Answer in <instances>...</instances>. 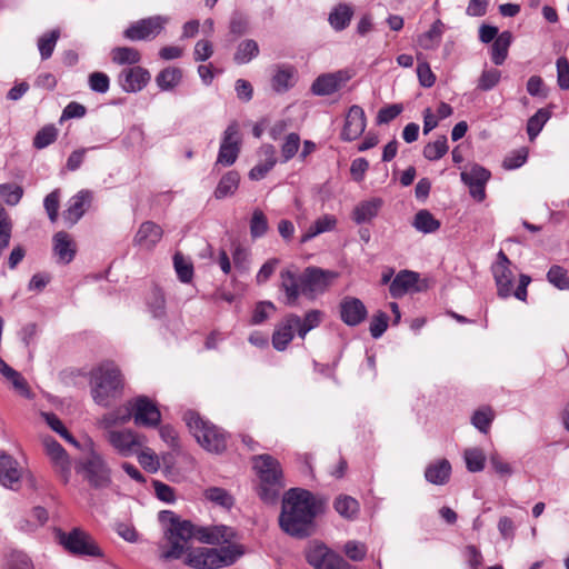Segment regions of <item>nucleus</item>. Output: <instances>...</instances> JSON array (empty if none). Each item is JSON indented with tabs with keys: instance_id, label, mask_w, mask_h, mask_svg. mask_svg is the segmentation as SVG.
<instances>
[{
	"instance_id": "nucleus-1",
	"label": "nucleus",
	"mask_w": 569,
	"mask_h": 569,
	"mask_svg": "<svg viewBox=\"0 0 569 569\" xmlns=\"http://www.w3.org/2000/svg\"><path fill=\"white\" fill-rule=\"evenodd\" d=\"M163 537L158 542V557L163 562L183 560L193 569H218L232 566L243 553L232 543L236 531L224 525L197 527L171 510L158 513Z\"/></svg>"
},
{
	"instance_id": "nucleus-2",
	"label": "nucleus",
	"mask_w": 569,
	"mask_h": 569,
	"mask_svg": "<svg viewBox=\"0 0 569 569\" xmlns=\"http://www.w3.org/2000/svg\"><path fill=\"white\" fill-rule=\"evenodd\" d=\"M325 503L309 490L289 489L282 498L279 526L295 538H306L315 531V519L322 512Z\"/></svg>"
},
{
	"instance_id": "nucleus-3",
	"label": "nucleus",
	"mask_w": 569,
	"mask_h": 569,
	"mask_svg": "<svg viewBox=\"0 0 569 569\" xmlns=\"http://www.w3.org/2000/svg\"><path fill=\"white\" fill-rule=\"evenodd\" d=\"M336 277L332 271L319 267H307L301 273L290 267L280 272V289L284 292V305L295 307L300 296L310 300L322 295Z\"/></svg>"
},
{
	"instance_id": "nucleus-4",
	"label": "nucleus",
	"mask_w": 569,
	"mask_h": 569,
	"mask_svg": "<svg viewBox=\"0 0 569 569\" xmlns=\"http://www.w3.org/2000/svg\"><path fill=\"white\" fill-rule=\"evenodd\" d=\"M90 383L92 398L101 407H110L122 395V375L112 362H106L92 369Z\"/></svg>"
},
{
	"instance_id": "nucleus-5",
	"label": "nucleus",
	"mask_w": 569,
	"mask_h": 569,
	"mask_svg": "<svg viewBox=\"0 0 569 569\" xmlns=\"http://www.w3.org/2000/svg\"><path fill=\"white\" fill-rule=\"evenodd\" d=\"M512 262L505 253L499 250L496 261L491 266V272L497 287V295L499 298L507 299L515 296L520 301L527 300V288L531 282V277L525 273L519 276V283L513 290L515 274L511 270Z\"/></svg>"
},
{
	"instance_id": "nucleus-6",
	"label": "nucleus",
	"mask_w": 569,
	"mask_h": 569,
	"mask_svg": "<svg viewBox=\"0 0 569 569\" xmlns=\"http://www.w3.org/2000/svg\"><path fill=\"white\" fill-rule=\"evenodd\" d=\"M183 420L202 448L214 453L226 450L227 436L217 426L203 420L199 413L192 410L184 412Z\"/></svg>"
},
{
	"instance_id": "nucleus-7",
	"label": "nucleus",
	"mask_w": 569,
	"mask_h": 569,
	"mask_svg": "<svg viewBox=\"0 0 569 569\" xmlns=\"http://www.w3.org/2000/svg\"><path fill=\"white\" fill-rule=\"evenodd\" d=\"M57 538L63 548L80 557H102V551L92 537L80 528H73L70 532L57 530Z\"/></svg>"
},
{
	"instance_id": "nucleus-8",
	"label": "nucleus",
	"mask_w": 569,
	"mask_h": 569,
	"mask_svg": "<svg viewBox=\"0 0 569 569\" xmlns=\"http://www.w3.org/2000/svg\"><path fill=\"white\" fill-rule=\"evenodd\" d=\"M106 439L121 457H131L143 448L147 438L131 429L108 430Z\"/></svg>"
},
{
	"instance_id": "nucleus-9",
	"label": "nucleus",
	"mask_w": 569,
	"mask_h": 569,
	"mask_svg": "<svg viewBox=\"0 0 569 569\" xmlns=\"http://www.w3.org/2000/svg\"><path fill=\"white\" fill-rule=\"evenodd\" d=\"M168 19L161 16H152L131 23L123 37L130 41H147L154 39L164 29Z\"/></svg>"
},
{
	"instance_id": "nucleus-10",
	"label": "nucleus",
	"mask_w": 569,
	"mask_h": 569,
	"mask_svg": "<svg viewBox=\"0 0 569 569\" xmlns=\"http://www.w3.org/2000/svg\"><path fill=\"white\" fill-rule=\"evenodd\" d=\"M83 470L89 483L97 489L107 488L111 483L110 469L104 459L92 451L87 458Z\"/></svg>"
},
{
	"instance_id": "nucleus-11",
	"label": "nucleus",
	"mask_w": 569,
	"mask_h": 569,
	"mask_svg": "<svg viewBox=\"0 0 569 569\" xmlns=\"http://www.w3.org/2000/svg\"><path fill=\"white\" fill-rule=\"evenodd\" d=\"M134 423L137 426L156 428L161 422V412L157 405L146 396L137 397L131 406Z\"/></svg>"
},
{
	"instance_id": "nucleus-12",
	"label": "nucleus",
	"mask_w": 569,
	"mask_h": 569,
	"mask_svg": "<svg viewBox=\"0 0 569 569\" xmlns=\"http://www.w3.org/2000/svg\"><path fill=\"white\" fill-rule=\"evenodd\" d=\"M350 79L351 73L348 70L322 73L312 82L310 90L315 96H330L340 90Z\"/></svg>"
},
{
	"instance_id": "nucleus-13",
	"label": "nucleus",
	"mask_w": 569,
	"mask_h": 569,
	"mask_svg": "<svg viewBox=\"0 0 569 569\" xmlns=\"http://www.w3.org/2000/svg\"><path fill=\"white\" fill-rule=\"evenodd\" d=\"M490 177V171L479 164L460 173L461 181L469 187L470 196L478 202L486 199V184Z\"/></svg>"
},
{
	"instance_id": "nucleus-14",
	"label": "nucleus",
	"mask_w": 569,
	"mask_h": 569,
	"mask_svg": "<svg viewBox=\"0 0 569 569\" xmlns=\"http://www.w3.org/2000/svg\"><path fill=\"white\" fill-rule=\"evenodd\" d=\"M253 469L256 470L260 482L278 483L283 481V473L280 462L268 453L254 456L252 458Z\"/></svg>"
},
{
	"instance_id": "nucleus-15",
	"label": "nucleus",
	"mask_w": 569,
	"mask_h": 569,
	"mask_svg": "<svg viewBox=\"0 0 569 569\" xmlns=\"http://www.w3.org/2000/svg\"><path fill=\"white\" fill-rule=\"evenodd\" d=\"M306 559L315 569H339L343 558L325 545H313L307 550Z\"/></svg>"
},
{
	"instance_id": "nucleus-16",
	"label": "nucleus",
	"mask_w": 569,
	"mask_h": 569,
	"mask_svg": "<svg viewBox=\"0 0 569 569\" xmlns=\"http://www.w3.org/2000/svg\"><path fill=\"white\" fill-rule=\"evenodd\" d=\"M92 201V192L83 189L72 196L67 203V208L62 212L64 222L72 227L86 213Z\"/></svg>"
},
{
	"instance_id": "nucleus-17",
	"label": "nucleus",
	"mask_w": 569,
	"mask_h": 569,
	"mask_svg": "<svg viewBox=\"0 0 569 569\" xmlns=\"http://www.w3.org/2000/svg\"><path fill=\"white\" fill-rule=\"evenodd\" d=\"M366 126L367 119L363 109L360 106L353 104L346 114L340 138L343 141H353L365 132Z\"/></svg>"
},
{
	"instance_id": "nucleus-18",
	"label": "nucleus",
	"mask_w": 569,
	"mask_h": 569,
	"mask_svg": "<svg viewBox=\"0 0 569 569\" xmlns=\"http://www.w3.org/2000/svg\"><path fill=\"white\" fill-rule=\"evenodd\" d=\"M150 78L147 69L134 66L123 69L118 76V82L126 92H139L149 83Z\"/></svg>"
},
{
	"instance_id": "nucleus-19",
	"label": "nucleus",
	"mask_w": 569,
	"mask_h": 569,
	"mask_svg": "<svg viewBox=\"0 0 569 569\" xmlns=\"http://www.w3.org/2000/svg\"><path fill=\"white\" fill-rule=\"evenodd\" d=\"M368 311L363 302L355 297H346L340 302V318L350 327L360 325L367 318Z\"/></svg>"
},
{
	"instance_id": "nucleus-20",
	"label": "nucleus",
	"mask_w": 569,
	"mask_h": 569,
	"mask_svg": "<svg viewBox=\"0 0 569 569\" xmlns=\"http://www.w3.org/2000/svg\"><path fill=\"white\" fill-rule=\"evenodd\" d=\"M299 322V316L296 313L288 315L284 320L277 327L272 335V346L278 351L287 349L288 345L295 337L297 331V323Z\"/></svg>"
},
{
	"instance_id": "nucleus-21",
	"label": "nucleus",
	"mask_w": 569,
	"mask_h": 569,
	"mask_svg": "<svg viewBox=\"0 0 569 569\" xmlns=\"http://www.w3.org/2000/svg\"><path fill=\"white\" fill-rule=\"evenodd\" d=\"M297 70L291 64H276L272 68L271 88L277 93L289 91L296 83Z\"/></svg>"
},
{
	"instance_id": "nucleus-22",
	"label": "nucleus",
	"mask_w": 569,
	"mask_h": 569,
	"mask_svg": "<svg viewBox=\"0 0 569 569\" xmlns=\"http://www.w3.org/2000/svg\"><path fill=\"white\" fill-rule=\"evenodd\" d=\"M163 231L161 227L152 221H146L140 224L136 236L134 244L142 249L151 250L162 238Z\"/></svg>"
},
{
	"instance_id": "nucleus-23",
	"label": "nucleus",
	"mask_w": 569,
	"mask_h": 569,
	"mask_svg": "<svg viewBox=\"0 0 569 569\" xmlns=\"http://www.w3.org/2000/svg\"><path fill=\"white\" fill-rule=\"evenodd\" d=\"M382 206L383 200L378 197L360 201L352 210V220L357 224L370 222L379 214V211L382 208Z\"/></svg>"
},
{
	"instance_id": "nucleus-24",
	"label": "nucleus",
	"mask_w": 569,
	"mask_h": 569,
	"mask_svg": "<svg viewBox=\"0 0 569 569\" xmlns=\"http://www.w3.org/2000/svg\"><path fill=\"white\" fill-rule=\"evenodd\" d=\"M21 471L18 469V462L11 456L0 455V483L7 488H14L20 481Z\"/></svg>"
},
{
	"instance_id": "nucleus-25",
	"label": "nucleus",
	"mask_w": 569,
	"mask_h": 569,
	"mask_svg": "<svg viewBox=\"0 0 569 569\" xmlns=\"http://www.w3.org/2000/svg\"><path fill=\"white\" fill-rule=\"evenodd\" d=\"M419 274L415 271L402 270L390 282L389 291L393 298H401L418 282Z\"/></svg>"
},
{
	"instance_id": "nucleus-26",
	"label": "nucleus",
	"mask_w": 569,
	"mask_h": 569,
	"mask_svg": "<svg viewBox=\"0 0 569 569\" xmlns=\"http://www.w3.org/2000/svg\"><path fill=\"white\" fill-rule=\"evenodd\" d=\"M53 251L63 263H69L73 260L76 243L69 233L59 231L53 236Z\"/></svg>"
},
{
	"instance_id": "nucleus-27",
	"label": "nucleus",
	"mask_w": 569,
	"mask_h": 569,
	"mask_svg": "<svg viewBox=\"0 0 569 569\" xmlns=\"http://www.w3.org/2000/svg\"><path fill=\"white\" fill-rule=\"evenodd\" d=\"M451 475V465L447 459H441L427 466L425 478L428 482L437 486L446 485Z\"/></svg>"
},
{
	"instance_id": "nucleus-28",
	"label": "nucleus",
	"mask_w": 569,
	"mask_h": 569,
	"mask_svg": "<svg viewBox=\"0 0 569 569\" xmlns=\"http://www.w3.org/2000/svg\"><path fill=\"white\" fill-rule=\"evenodd\" d=\"M353 13V8L350 4L339 3L329 13V24L335 31H342L349 27Z\"/></svg>"
},
{
	"instance_id": "nucleus-29",
	"label": "nucleus",
	"mask_w": 569,
	"mask_h": 569,
	"mask_svg": "<svg viewBox=\"0 0 569 569\" xmlns=\"http://www.w3.org/2000/svg\"><path fill=\"white\" fill-rule=\"evenodd\" d=\"M240 183V174L236 170H230L226 172L219 180L214 191L213 197L217 200L224 199L227 197L233 196Z\"/></svg>"
},
{
	"instance_id": "nucleus-30",
	"label": "nucleus",
	"mask_w": 569,
	"mask_h": 569,
	"mask_svg": "<svg viewBox=\"0 0 569 569\" xmlns=\"http://www.w3.org/2000/svg\"><path fill=\"white\" fill-rule=\"evenodd\" d=\"M0 373L11 382L14 390L24 398L31 397V391L29 389L27 380L22 377L20 372L11 368L1 357H0Z\"/></svg>"
},
{
	"instance_id": "nucleus-31",
	"label": "nucleus",
	"mask_w": 569,
	"mask_h": 569,
	"mask_svg": "<svg viewBox=\"0 0 569 569\" xmlns=\"http://www.w3.org/2000/svg\"><path fill=\"white\" fill-rule=\"evenodd\" d=\"M412 227L417 231L427 234L438 231L441 223L429 210L421 209L415 214Z\"/></svg>"
},
{
	"instance_id": "nucleus-32",
	"label": "nucleus",
	"mask_w": 569,
	"mask_h": 569,
	"mask_svg": "<svg viewBox=\"0 0 569 569\" xmlns=\"http://www.w3.org/2000/svg\"><path fill=\"white\" fill-rule=\"evenodd\" d=\"M512 41L510 31L499 33L491 46V61L496 66H501L508 56V50Z\"/></svg>"
},
{
	"instance_id": "nucleus-33",
	"label": "nucleus",
	"mask_w": 569,
	"mask_h": 569,
	"mask_svg": "<svg viewBox=\"0 0 569 569\" xmlns=\"http://www.w3.org/2000/svg\"><path fill=\"white\" fill-rule=\"evenodd\" d=\"M182 80V70L177 67H167L156 77V83L161 91L174 89Z\"/></svg>"
},
{
	"instance_id": "nucleus-34",
	"label": "nucleus",
	"mask_w": 569,
	"mask_h": 569,
	"mask_svg": "<svg viewBox=\"0 0 569 569\" xmlns=\"http://www.w3.org/2000/svg\"><path fill=\"white\" fill-rule=\"evenodd\" d=\"M259 44L253 39H246L239 42L233 54L234 63L241 66L247 64L259 56Z\"/></svg>"
},
{
	"instance_id": "nucleus-35",
	"label": "nucleus",
	"mask_w": 569,
	"mask_h": 569,
	"mask_svg": "<svg viewBox=\"0 0 569 569\" xmlns=\"http://www.w3.org/2000/svg\"><path fill=\"white\" fill-rule=\"evenodd\" d=\"M133 417L130 406L119 408L102 416L99 423L106 430H114L113 427L127 423Z\"/></svg>"
},
{
	"instance_id": "nucleus-36",
	"label": "nucleus",
	"mask_w": 569,
	"mask_h": 569,
	"mask_svg": "<svg viewBox=\"0 0 569 569\" xmlns=\"http://www.w3.org/2000/svg\"><path fill=\"white\" fill-rule=\"evenodd\" d=\"M110 56L112 62L119 66L137 64L141 60V53L132 47H116L111 50Z\"/></svg>"
},
{
	"instance_id": "nucleus-37",
	"label": "nucleus",
	"mask_w": 569,
	"mask_h": 569,
	"mask_svg": "<svg viewBox=\"0 0 569 569\" xmlns=\"http://www.w3.org/2000/svg\"><path fill=\"white\" fill-rule=\"evenodd\" d=\"M443 27L441 20H436L427 32L419 36V46L426 50L435 49L441 41Z\"/></svg>"
},
{
	"instance_id": "nucleus-38",
	"label": "nucleus",
	"mask_w": 569,
	"mask_h": 569,
	"mask_svg": "<svg viewBox=\"0 0 569 569\" xmlns=\"http://www.w3.org/2000/svg\"><path fill=\"white\" fill-rule=\"evenodd\" d=\"M335 510L346 519H353L359 512V502L351 496L341 495L333 502Z\"/></svg>"
},
{
	"instance_id": "nucleus-39",
	"label": "nucleus",
	"mask_w": 569,
	"mask_h": 569,
	"mask_svg": "<svg viewBox=\"0 0 569 569\" xmlns=\"http://www.w3.org/2000/svg\"><path fill=\"white\" fill-rule=\"evenodd\" d=\"M323 313L320 310H310L308 311L303 318L299 317V322L297 323V333L301 339H305L306 335L317 328L322 321Z\"/></svg>"
},
{
	"instance_id": "nucleus-40",
	"label": "nucleus",
	"mask_w": 569,
	"mask_h": 569,
	"mask_svg": "<svg viewBox=\"0 0 569 569\" xmlns=\"http://www.w3.org/2000/svg\"><path fill=\"white\" fill-rule=\"evenodd\" d=\"M59 38L60 31L54 29L38 39V49L42 60H47L52 56Z\"/></svg>"
},
{
	"instance_id": "nucleus-41",
	"label": "nucleus",
	"mask_w": 569,
	"mask_h": 569,
	"mask_svg": "<svg viewBox=\"0 0 569 569\" xmlns=\"http://www.w3.org/2000/svg\"><path fill=\"white\" fill-rule=\"evenodd\" d=\"M269 230L267 216L261 209H254L250 219V236L252 239L262 238Z\"/></svg>"
},
{
	"instance_id": "nucleus-42",
	"label": "nucleus",
	"mask_w": 569,
	"mask_h": 569,
	"mask_svg": "<svg viewBox=\"0 0 569 569\" xmlns=\"http://www.w3.org/2000/svg\"><path fill=\"white\" fill-rule=\"evenodd\" d=\"M466 467L470 472H479L483 470L486 456L480 448H468L463 452Z\"/></svg>"
},
{
	"instance_id": "nucleus-43",
	"label": "nucleus",
	"mask_w": 569,
	"mask_h": 569,
	"mask_svg": "<svg viewBox=\"0 0 569 569\" xmlns=\"http://www.w3.org/2000/svg\"><path fill=\"white\" fill-rule=\"evenodd\" d=\"M147 305L153 318H163L166 316V299L161 289L152 288Z\"/></svg>"
},
{
	"instance_id": "nucleus-44",
	"label": "nucleus",
	"mask_w": 569,
	"mask_h": 569,
	"mask_svg": "<svg viewBox=\"0 0 569 569\" xmlns=\"http://www.w3.org/2000/svg\"><path fill=\"white\" fill-rule=\"evenodd\" d=\"M173 267L178 279L183 283H190L193 278V264L188 261L180 252L173 256Z\"/></svg>"
},
{
	"instance_id": "nucleus-45",
	"label": "nucleus",
	"mask_w": 569,
	"mask_h": 569,
	"mask_svg": "<svg viewBox=\"0 0 569 569\" xmlns=\"http://www.w3.org/2000/svg\"><path fill=\"white\" fill-rule=\"evenodd\" d=\"M204 497L209 501H211L220 507L227 508V509H230L234 503V499L229 493V491H227L226 489L220 488V487L208 488L204 491Z\"/></svg>"
},
{
	"instance_id": "nucleus-46",
	"label": "nucleus",
	"mask_w": 569,
	"mask_h": 569,
	"mask_svg": "<svg viewBox=\"0 0 569 569\" xmlns=\"http://www.w3.org/2000/svg\"><path fill=\"white\" fill-rule=\"evenodd\" d=\"M550 112L546 109H539L533 116L527 121V133L532 141L542 130L545 123L548 121Z\"/></svg>"
},
{
	"instance_id": "nucleus-47",
	"label": "nucleus",
	"mask_w": 569,
	"mask_h": 569,
	"mask_svg": "<svg viewBox=\"0 0 569 569\" xmlns=\"http://www.w3.org/2000/svg\"><path fill=\"white\" fill-rule=\"evenodd\" d=\"M58 129L54 124H47L41 128L33 138V147L36 149H44L57 140Z\"/></svg>"
},
{
	"instance_id": "nucleus-48",
	"label": "nucleus",
	"mask_w": 569,
	"mask_h": 569,
	"mask_svg": "<svg viewBox=\"0 0 569 569\" xmlns=\"http://www.w3.org/2000/svg\"><path fill=\"white\" fill-rule=\"evenodd\" d=\"M249 32V19L248 17L240 12H232L229 20V33L234 38H240Z\"/></svg>"
},
{
	"instance_id": "nucleus-49",
	"label": "nucleus",
	"mask_w": 569,
	"mask_h": 569,
	"mask_svg": "<svg viewBox=\"0 0 569 569\" xmlns=\"http://www.w3.org/2000/svg\"><path fill=\"white\" fill-rule=\"evenodd\" d=\"M448 152L447 137L441 136L436 141L429 142L423 148V156L428 160L436 161Z\"/></svg>"
},
{
	"instance_id": "nucleus-50",
	"label": "nucleus",
	"mask_w": 569,
	"mask_h": 569,
	"mask_svg": "<svg viewBox=\"0 0 569 569\" xmlns=\"http://www.w3.org/2000/svg\"><path fill=\"white\" fill-rule=\"evenodd\" d=\"M42 417L44 418L48 426L58 435H60L66 441L72 443L73 446H78L74 437L68 431L59 417L52 412H43Z\"/></svg>"
},
{
	"instance_id": "nucleus-51",
	"label": "nucleus",
	"mask_w": 569,
	"mask_h": 569,
	"mask_svg": "<svg viewBox=\"0 0 569 569\" xmlns=\"http://www.w3.org/2000/svg\"><path fill=\"white\" fill-rule=\"evenodd\" d=\"M12 234V222L6 209L0 204V256L8 248Z\"/></svg>"
},
{
	"instance_id": "nucleus-52",
	"label": "nucleus",
	"mask_w": 569,
	"mask_h": 569,
	"mask_svg": "<svg viewBox=\"0 0 569 569\" xmlns=\"http://www.w3.org/2000/svg\"><path fill=\"white\" fill-rule=\"evenodd\" d=\"M284 487L283 481H278V483H262L260 482L259 489H258V496L260 499L266 502L273 505L277 502L280 496L281 489Z\"/></svg>"
},
{
	"instance_id": "nucleus-53",
	"label": "nucleus",
	"mask_w": 569,
	"mask_h": 569,
	"mask_svg": "<svg viewBox=\"0 0 569 569\" xmlns=\"http://www.w3.org/2000/svg\"><path fill=\"white\" fill-rule=\"evenodd\" d=\"M495 418L493 411L489 408H481L471 417V422L480 432L487 433Z\"/></svg>"
},
{
	"instance_id": "nucleus-54",
	"label": "nucleus",
	"mask_w": 569,
	"mask_h": 569,
	"mask_svg": "<svg viewBox=\"0 0 569 569\" xmlns=\"http://www.w3.org/2000/svg\"><path fill=\"white\" fill-rule=\"evenodd\" d=\"M23 196L22 187L14 183L0 184V198L9 206L19 203Z\"/></svg>"
},
{
	"instance_id": "nucleus-55",
	"label": "nucleus",
	"mask_w": 569,
	"mask_h": 569,
	"mask_svg": "<svg viewBox=\"0 0 569 569\" xmlns=\"http://www.w3.org/2000/svg\"><path fill=\"white\" fill-rule=\"evenodd\" d=\"M137 458L140 466L148 472L154 473L158 471L160 463L157 455L150 449H140L138 451Z\"/></svg>"
},
{
	"instance_id": "nucleus-56",
	"label": "nucleus",
	"mask_w": 569,
	"mask_h": 569,
	"mask_svg": "<svg viewBox=\"0 0 569 569\" xmlns=\"http://www.w3.org/2000/svg\"><path fill=\"white\" fill-rule=\"evenodd\" d=\"M547 279L550 283L560 290L569 289V277L565 268L555 264L547 272Z\"/></svg>"
},
{
	"instance_id": "nucleus-57",
	"label": "nucleus",
	"mask_w": 569,
	"mask_h": 569,
	"mask_svg": "<svg viewBox=\"0 0 569 569\" xmlns=\"http://www.w3.org/2000/svg\"><path fill=\"white\" fill-rule=\"evenodd\" d=\"M239 152H240V146L220 144L218 158L214 163V168L218 164H222V166H227V167L232 166L236 162V160L238 159Z\"/></svg>"
},
{
	"instance_id": "nucleus-58",
	"label": "nucleus",
	"mask_w": 569,
	"mask_h": 569,
	"mask_svg": "<svg viewBox=\"0 0 569 569\" xmlns=\"http://www.w3.org/2000/svg\"><path fill=\"white\" fill-rule=\"evenodd\" d=\"M43 445L46 447L47 453L57 462L68 463L67 452L63 447L52 437H47L43 439Z\"/></svg>"
},
{
	"instance_id": "nucleus-59",
	"label": "nucleus",
	"mask_w": 569,
	"mask_h": 569,
	"mask_svg": "<svg viewBox=\"0 0 569 569\" xmlns=\"http://www.w3.org/2000/svg\"><path fill=\"white\" fill-rule=\"evenodd\" d=\"M299 146H300V137L298 133H289L286 139H284V142L282 143L281 146V157H282V162H288L290 159H292L298 150H299Z\"/></svg>"
},
{
	"instance_id": "nucleus-60",
	"label": "nucleus",
	"mask_w": 569,
	"mask_h": 569,
	"mask_svg": "<svg viewBox=\"0 0 569 569\" xmlns=\"http://www.w3.org/2000/svg\"><path fill=\"white\" fill-rule=\"evenodd\" d=\"M60 190L54 189L49 194L46 196L43 200V207L48 213L49 220L51 222H56L58 219V211L60 206Z\"/></svg>"
},
{
	"instance_id": "nucleus-61",
	"label": "nucleus",
	"mask_w": 569,
	"mask_h": 569,
	"mask_svg": "<svg viewBox=\"0 0 569 569\" xmlns=\"http://www.w3.org/2000/svg\"><path fill=\"white\" fill-rule=\"evenodd\" d=\"M501 72L498 69H489L482 71L477 88L482 91L493 89L500 81Z\"/></svg>"
},
{
	"instance_id": "nucleus-62",
	"label": "nucleus",
	"mask_w": 569,
	"mask_h": 569,
	"mask_svg": "<svg viewBox=\"0 0 569 569\" xmlns=\"http://www.w3.org/2000/svg\"><path fill=\"white\" fill-rule=\"evenodd\" d=\"M403 111V106L401 103H392L381 108L378 111L376 122L377 124H387L395 120L401 112Z\"/></svg>"
},
{
	"instance_id": "nucleus-63",
	"label": "nucleus",
	"mask_w": 569,
	"mask_h": 569,
	"mask_svg": "<svg viewBox=\"0 0 569 569\" xmlns=\"http://www.w3.org/2000/svg\"><path fill=\"white\" fill-rule=\"evenodd\" d=\"M343 551L346 556L352 561H361L367 556V546L357 540L347 541Z\"/></svg>"
},
{
	"instance_id": "nucleus-64",
	"label": "nucleus",
	"mask_w": 569,
	"mask_h": 569,
	"mask_svg": "<svg viewBox=\"0 0 569 569\" xmlns=\"http://www.w3.org/2000/svg\"><path fill=\"white\" fill-rule=\"evenodd\" d=\"M557 82L562 90L569 89V61L566 57H559L556 62Z\"/></svg>"
}]
</instances>
